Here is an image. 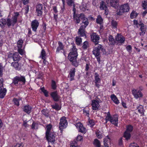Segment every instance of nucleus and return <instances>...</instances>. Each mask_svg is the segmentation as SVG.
<instances>
[{"mask_svg": "<svg viewBox=\"0 0 147 147\" xmlns=\"http://www.w3.org/2000/svg\"><path fill=\"white\" fill-rule=\"evenodd\" d=\"M19 15V12H15L14 15L12 16L11 19L10 18H7L6 21L5 19H1L0 20V22L2 24L1 26V28H3L4 26L6 24L9 28L11 26H14L18 22V17Z\"/></svg>", "mask_w": 147, "mask_h": 147, "instance_id": "f257e3e1", "label": "nucleus"}, {"mask_svg": "<svg viewBox=\"0 0 147 147\" xmlns=\"http://www.w3.org/2000/svg\"><path fill=\"white\" fill-rule=\"evenodd\" d=\"M77 49L75 47H73L70 52L69 53L68 58L72 65L77 67L79 65V62L77 61V58L78 54Z\"/></svg>", "mask_w": 147, "mask_h": 147, "instance_id": "f03ea898", "label": "nucleus"}, {"mask_svg": "<svg viewBox=\"0 0 147 147\" xmlns=\"http://www.w3.org/2000/svg\"><path fill=\"white\" fill-rule=\"evenodd\" d=\"M104 113L107 114L105 118L106 122L104 123L105 124H106L108 121H109L111 124L115 126H118V115L117 114H115L111 115L109 111L107 113L105 112Z\"/></svg>", "mask_w": 147, "mask_h": 147, "instance_id": "7ed1b4c3", "label": "nucleus"}, {"mask_svg": "<svg viewBox=\"0 0 147 147\" xmlns=\"http://www.w3.org/2000/svg\"><path fill=\"white\" fill-rule=\"evenodd\" d=\"M26 82L25 77L21 75L16 76L12 79L11 84L16 86L24 85Z\"/></svg>", "mask_w": 147, "mask_h": 147, "instance_id": "20e7f679", "label": "nucleus"}, {"mask_svg": "<svg viewBox=\"0 0 147 147\" xmlns=\"http://www.w3.org/2000/svg\"><path fill=\"white\" fill-rule=\"evenodd\" d=\"M129 7L127 3L124 4L120 6L119 10L117 13L118 15L120 16L125 12H127L129 11Z\"/></svg>", "mask_w": 147, "mask_h": 147, "instance_id": "39448f33", "label": "nucleus"}, {"mask_svg": "<svg viewBox=\"0 0 147 147\" xmlns=\"http://www.w3.org/2000/svg\"><path fill=\"white\" fill-rule=\"evenodd\" d=\"M67 124V122L66 120V117L64 116L61 117L60 119L59 126V129L61 133L63 132V129L66 128Z\"/></svg>", "mask_w": 147, "mask_h": 147, "instance_id": "423d86ee", "label": "nucleus"}, {"mask_svg": "<svg viewBox=\"0 0 147 147\" xmlns=\"http://www.w3.org/2000/svg\"><path fill=\"white\" fill-rule=\"evenodd\" d=\"M105 51L103 46L101 45L98 44L97 46L95 47L93 50V54L94 56L100 55V51L103 52Z\"/></svg>", "mask_w": 147, "mask_h": 147, "instance_id": "0eeeda50", "label": "nucleus"}, {"mask_svg": "<svg viewBox=\"0 0 147 147\" xmlns=\"http://www.w3.org/2000/svg\"><path fill=\"white\" fill-rule=\"evenodd\" d=\"M91 41L94 42L95 45H98L100 37L95 32H93L90 35Z\"/></svg>", "mask_w": 147, "mask_h": 147, "instance_id": "6e6552de", "label": "nucleus"}, {"mask_svg": "<svg viewBox=\"0 0 147 147\" xmlns=\"http://www.w3.org/2000/svg\"><path fill=\"white\" fill-rule=\"evenodd\" d=\"M132 94L136 99L142 97L143 95L141 91L138 89L133 88L131 90Z\"/></svg>", "mask_w": 147, "mask_h": 147, "instance_id": "1a4fd4ad", "label": "nucleus"}, {"mask_svg": "<svg viewBox=\"0 0 147 147\" xmlns=\"http://www.w3.org/2000/svg\"><path fill=\"white\" fill-rule=\"evenodd\" d=\"M100 100L93 99L92 100V109L93 110H98L100 107Z\"/></svg>", "mask_w": 147, "mask_h": 147, "instance_id": "9d476101", "label": "nucleus"}, {"mask_svg": "<svg viewBox=\"0 0 147 147\" xmlns=\"http://www.w3.org/2000/svg\"><path fill=\"white\" fill-rule=\"evenodd\" d=\"M115 40L118 43H120L121 44L124 43L125 41V38L120 33H117L115 37Z\"/></svg>", "mask_w": 147, "mask_h": 147, "instance_id": "9b49d317", "label": "nucleus"}, {"mask_svg": "<svg viewBox=\"0 0 147 147\" xmlns=\"http://www.w3.org/2000/svg\"><path fill=\"white\" fill-rule=\"evenodd\" d=\"M51 97L55 102H58L59 101L60 96L58 94L57 91H54L51 92L50 94Z\"/></svg>", "mask_w": 147, "mask_h": 147, "instance_id": "f8f14e48", "label": "nucleus"}, {"mask_svg": "<svg viewBox=\"0 0 147 147\" xmlns=\"http://www.w3.org/2000/svg\"><path fill=\"white\" fill-rule=\"evenodd\" d=\"M48 137L47 138L46 135V138L49 142H50L52 144H54L55 142V134L53 133H50L48 135Z\"/></svg>", "mask_w": 147, "mask_h": 147, "instance_id": "ddd939ff", "label": "nucleus"}, {"mask_svg": "<svg viewBox=\"0 0 147 147\" xmlns=\"http://www.w3.org/2000/svg\"><path fill=\"white\" fill-rule=\"evenodd\" d=\"M39 22L37 20H33L31 23V27L32 30L36 32L38 27L39 26Z\"/></svg>", "mask_w": 147, "mask_h": 147, "instance_id": "4468645a", "label": "nucleus"}, {"mask_svg": "<svg viewBox=\"0 0 147 147\" xmlns=\"http://www.w3.org/2000/svg\"><path fill=\"white\" fill-rule=\"evenodd\" d=\"M43 5L42 4L37 5L36 7V12L37 16H41L43 13Z\"/></svg>", "mask_w": 147, "mask_h": 147, "instance_id": "2eb2a0df", "label": "nucleus"}, {"mask_svg": "<svg viewBox=\"0 0 147 147\" xmlns=\"http://www.w3.org/2000/svg\"><path fill=\"white\" fill-rule=\"evenodd\" d=\"M85 28L83 26H80L78 32V34L80 37L86 36V34L85 33Z\"/></svg>", "mask_w": 147, "mask_h": 147, "instance_id": "dca6fc26", "label": "nucleus"}, {"mask_svg": "<svg viewBox=\"0 0 147 147\" xmlns=\"http://www.w3.org/2000/svg\"><path fill=\"white\" fill-rule=\"evenodd\" d=\"M58 46L57 47L56 53H58L60 52V51L62 50L63 51V53H64L65 51L64 49V46L63 43L60 41H58Z\"/></svg>", "mask_w": 147, "mask_h": 147, "instance_id": "f3484780", "label": "nucleus"}, {"mask_svg": "<svg viewBox=\"0 0 147 147\" xmlns=\"http://www.w3.org/2000/svg\"><path fill=\"white\" fill-rule=\"evenodd\" d=\"M77 125L78 127V131L81 133L84 134L86 132V128L83 126V124L80 122L77 124Z\"/></svg>", "mask_w": 147, "mask_h": 147, "instance_id": "a211bd4d", "label": "nucleus"}, {"mask_svg": "<svg viewBox=\"0 0 147 147\" xmlns=\"http://www.w3.org/2000/svg\"><path fill=\"white\" fill-rule=\"evenodd\" d=\"M22 109L24 111L28 114H29L31 113L32 107L28 104L23 107Z\"/></svg>", "mask_w": 147, "mask_h": 147, "instance_id": "6ab92c4d", "label": "nucleus"}, {"mask_svg": "<svg viewBox=\"0 0 147 147\" xmlns=\"http://www.w3.org/2000/svg\"><path fill=\"white\" fill-rule=\"evenodd\" d=\"M108 40H109V45L113 46L114 45L116 42V41L113 37L111 35H110L108 37Z\"/></svg>", "mask_w": 147, "mask_h": 147, "instance_id": "aec40b11", "label": "nucleus"}, {"mask_svg": "<svg viewBox=\"0 0 147 147\" xmlns=\"http://www.w3.org/2000/svg\"><path fill=\"white\" fill-rule=\"evenodd\" d=\"M75 68H73L71 69L69 74V76L70 81H72L74 79V77L75 76Z\"/></svg>", "mask_w": 147, "mask_h": 147, "instance_id": "412c9836", "label": "nucleus"}, {"mask_svg": "<svg viewBox=\"0 0 147 147\" xmlns=\"http://www.w3.org/2000/svg\"><path fill=\"white\" fill-rule=\"evenodd\" d=\"M141 27L140 30L141 32H140V35L141 36H143L145 34L146 32V26H145L144 24H140Z\"/></svg>", "mask_w": 147, "mask_h": 147, "instance_id": "4be33fe9", "label": "nucleus"}, {"mask_svg": "<svg viewBox=\"0 0 147 147\" xmlns=\"http://www.w3.org/2000/svg\"><path fill=\"white\" fill-rule=\"evenodd\" d=\"M119 0H110V5L111 6L117 8L119 5Z\"/></svg>", "mask_w": 147, "mask_h": 147, "instance_id": "5701e85b", "label": "nucleus"}, {"mask_svg": "<svg viewBox=\"0 0 147 147\" xmlns=\"http://www.w3.org/2000/svg\"><path fill=\"white\" fill-rule=\"evenodd\" d=\"M137 109H138V112L141 114L142 116H144V107L142 105H140L137 107Z\"/></svg>", "mask_w": 147, "mask_h": 147, "instance_id": "b1692460", "label": "nucleus"}, {"mask_svg": "<svg viewBox=\"0 0 147 147\" xmlns=\"http://www.w3.org/2000/svg\"><path fill=\"white\" fill-rule=\"evenodd\" d=\"M7 92V90L6 88H1L0 89V98H3L5 96Z\"/></svg>", "mask_w": 147, "mask_h": 147, "instance_id": "393cba45", "label": "nucleus"}, {"mask_svg": "<svg viewBox=\"0 0 147 147\" xmlns=\"http://www.w3.org/2000/svg\"><path fill=\"white\" fill-rule=\"evenodd\" d=\"M131 137V133L125 131L123 133V137L125 138L126 141L130 140Z\"/></svg>", "mask_w": 147, "mask_h": 147, "instance_id": "a878e982", "label": "nucleus"}, {"mask_svg": "<svg viewBox=\"0 0 147 147\" xmlns=\"http://www.w3.org/2000/svg\"><path fill=\"white\" fill-rule=\"evenodd\" d=\"M13 60L14 61L18 62L22 57L20 56L19 53L17 52H15L14 53Z\"/></svg>", "mask_w": 147, "mask_h": 147, "instance_id": "bb28decb", "label": "nucleus"}, {"mask_svg": "<svg viewBox=\"0 0 147 147\" xmlns=\"http://www.w3.org/2000/svg\"><path fill=\"white\" fill-rule=\"evenodd\" d=\"M111 139L108 135L104 139V144L105 147H109L108 143L110 142Z\"/></svg>", "mask_w": 147, "mask_h": 147, "instance_id": "cd10ccee", "label": "nucleus"}, {"mask_svg": "<svg viewBox=\"0 0 147 147\" xmlns=\"http://www.w3.org/2000/svg\"><path fill=\"white\" fill-rule=\"evenodd\" d=\"M22 100L21 98H14L12 100V102L14 105L17 107H18L20 105V101Z\"/></svg>", "mask_w": 147, "mask_h": 147, "instance_id": "c85d7f7f", "label": "nucleus"}, {"mask_svg": "<svg viewBox=\"0 0 147 147\" xmlns=\"http://www.w3.org/2000/svg\"><path fill=\"white\" fill-rule=\"evenodd\" d=\"M11 65L12 67H14L15 69L16 70H20V68L19 67V65L18 61H14L11 63Z\"/></svg>", "mask_w": 147, "mask_h": 147, "instance_id": "c756f323", "label": "nucleus"}, {"mask_svg": "<svg viewBox=\"0 0 147 147\" xmlns=\"http://www.w3.org/2000/svg\"><path fill=\"white\" fill-rule=\"evenodd\" d=\"M111 99L116 104L118 105L119 103V100H118L116 96L114 94H112L110 96Z\"/></svg>", "mask_w": 147, "mask_h": 147, "instance_id": "7c9ffc66", "label": "nucleus"}, {"mask_svg": "<svg viewBox=\"0 0 147 147\" xmlns=\"http://www.w3.org/2000/svg\"><path fill=\"white\" fill-rule=\"evenodd\" d=\"M82 20V24H83L81 25L80 26H83L84 28H86L89 24L88 20L87 18H85V19H84Z\"/></svg>", "mask_w": 147, "mask_h": 147, "instance_id": "2f4dec72", "label": "nucleus"}, {"mask_svg": "<svg viewBox=\"0 0 147 147\" xmlns=\"http://www.w3.org/2000/svg\"><path fill=\"white\" fill-rule=\"evenodd\" d=\"M96 22L97 24L100 25L102 24L103 23V19L100 15H98V16L96 20Z\"/></svg>", "mask_w": 147, "mask_h": 147, "instance_id": "473e14b6", "label": "nucleus"}, {"mask_svg": "<svg viewBox=\"0 0 147 147\" xmlns=\"http://www.w3.org/2000/svg\"><path fill=\"white\" fill-rule=\"evenodd\" d=\"M100 4V8L101 10H104L107 7V5L104 1H102Z\"/></svg>", "mask_w": 147, "mask_h": 147, "instance_id": "72a5a7b5", "label": "nucleus"}, {"mask_svg": "<svg viewBox=\"0 0 147 147\" xmlns=\"http://www.w3.org/2000/svg\"><path fill=\"white\" fill-rule=\"evenodd\" d=\"M52 128V125L51 124L47 125L46 126L47 130L46 131V134L47 138L48 137V135L50 133V131Z\"/></svg>", "mask_w": 147, "mask_h": 147, "instance_id": "f704fd0d", "label": "nucleus"}, {"mask_svg": "<svg viewBox=\"0 0 147 147\" xmlns=\"http://www.w3.org/2000/svg\"><path fill=\"white\" fill-rule=\"evenodd\" d=\"M73 17L74 20L76 24H78L80 23V20L79 14L76 13V14L73 15Z\"/></svg>", "mask_w": 147, "mask_h": 147, "instance_id": "c9c22d12", "label": "nucleus"}, {"mask_svg": "<svg viewBox=\"0 0 147 147\" xmlns=\"http://www.w3.org/2000/svg\"><path fill=\"white\" fill-rule=\"evenodd\" d=\"M51 107L53 109H55L57 111L60 110L61 109V106H59V105L57 103H55V105H51Z\"/></svg>", "mask_w": 147, "mask_h": 147, "instance_id": "e433bc0d", "label": "nucleus"}, {"mask_svg": "<svg viewBox=\"0 0 147 147\" xmlns=\"http://www.w3.org/2000/svg\"><path fill=\"white\" fill-rule=\"evenodd\" d=\"M88 125L91 127H93L95 124V121L93 119H90L89 118L88 120Z\"/></svg>", "mask_w": 147, "mask_h": 147, "instance_id": "4c0bfd02", "label": "nucleus"}, {"mask_svg": "<svg viewBox=\"0 0 147 147\" xmlns=\"http://www.w3.org/2000/svg\"><path fill=\"white\" fill-rule=\"evenodd\" d=\"M80 36H76L75 38V42L76 45L79 46L82 42V39Z\"/></svg>", "mask_w": 147, "mask_h": 147, "instance_id": "58836bf2", "label": "nucleus"}, {"mask_svg": "<svg viewBox=\"0 0 147 147\" xmlns=\"http://www.w3.org/2000/svg\"><path fill=\"white\" fill-rule=\"evenodd\" d=\"M93 144L96 147H101V144L100 141L97 139L94 140Z\"/></svg>", "mask_w": 147, "mask_h": 147, "instance_id": "ea45409f", "label": "nucleus"}, {"mask_svg": "<svg viewBox=\"0 0 147 147\" xmlns=\"http://www.w3.org/2000/svg\"><path fill=\"white\" fill-rule=\"evenodd\" d=\"M133 130V127L132 125H129L126 126L125 131L131 133Z\"/></svg>", "mask_w": 147, "mask_h": 147, "instance_id": "a19ab883", "label": "nucleus"}, {"mask_svg": "<svg viewBox=\"0 0 147 147\" xmlns=\"http://www.w3.org/2000/svg\"><path fill=\"white\" fill-rule=\"evenodd\" d=\"M40 90L43 93L44 96L46 97H48L49 96L48 94L49 92L46 90L45 89L44 87L42 88H40Z\"/></svg>", "mask_w": 147, "mask_h": 147, "instance_id": "79ce46f5", "label": "nucleus"}, {"mask_svg": "<svg viewBox=\"0 0 147 147\" xmlns=\"http://www.w3.org/2000/svg\"><path fill=\"white\" fill-rule=\"evenodd\" d=\"M118 22L115 20H112L111 22V25L113 28L116 29L117 28Z\"/></svg>", "mask_w": 147, "mask_h": 147, "instance_id": "37998d69", "label": "nucleus"}, {"mask_svg": "<svg viewBox=\"0 0 147 147\" xmlns=\"http://www.w3.org/2000/svg\"><path fill=\"white\" fill-rule=\"evenodd\" d=\"M138 14V13L133 10L130 14V18L131 19L134 18H136Z\"/></svg>", "mask_w": 147, "mask_h": 147, "instance_id": "c03bdc74", "label": "nucleus"}, {"mask_svg": "<svg viewBox=\"0 0 147 147\" xmlns=\"http://www.w3.org/2000/svg\"><path fill=\"white\" fill-rule=\"evenodd\" d=\"M89 46V42L86 41L84 42L83 44L82 48L83 49L86 50L88 48V47Z\"/></svg>", "mask_w": 147, "mask_h": 147, "instance_id": "a18cd8bd", "label": "nucleus"}, {"mask_svg": "<svg viewBox=\"0 0 147 147\" xmlns=\"http://www.w3.org/2000/svg\"><path fill=\"white\" fill-rule=\"evenodd\" d=\"M41 112L42 114L46 117H48L49 116V112L47 110L45 109H43L41 111Z\"/></svg>", "mask_w": 147, "mask_h": 147, "instance_id": "49530a36", "label": "nucleus"}, {"mask_svg": "<svg viewBox=\"0 0 147 147\" xmlns=\"http://www.w3.org/2000/svg\"><path fill=\"white\" fill-rule=\"evenodd\" d=\"M51 87L54 90H56L57 88V86L54 80H52Z\"/></svg>", "mask_w": 147, "mask_h": 147, "instance_id": "de8ad7c7", "label": "nucleus"}, {"mask_svg": "<svg viewBox=\"0 0 147 147\" xmlns=\"http://www.w3.org/2000/svg\"><path fill=\"white\" fill-rule=\"evenodd\" d=\"M23 43V41L22 39L19 40L17 42L18 48H22Z\"/></svg>", "mask_w": 147, "mask_h": 147, "instance_id": "09e8293b", "label": "nucleus"}, {"mask_svg": "<svg viewBox=\"0 0 147 147\" xmlns=\"http://www.w3.org/2000/svg\"><path fill=\"white\" fill-rule=\"evenodd\" d=\"M46 53L44 49H42L40 57L42 59L46 58Z\"/></svg>", "mask_w": 147, "mask_h": 147, "instance_id": "8fccbe9b", "label": "nucleus"}, {"mask_svg": "<svg viewBox=\"0 0 147 147\" xmlns=\"http://www.w3.org/2000/svg\"><path fill=\"white\" fill-rule=\"evenodd\" d=\"M35 74L37 75V79H40L42 78L43 74L41 71H38V72H36Z\"/></svg>", "mask_w": 147, "mask_h": 147, "instance_id": "3c124183", "label": "nucleus"}, {"mask_svg": "<svg viewBox=\"0 0 147 147\" xmlns=\"http://www.w3.org/2000/svg\"><path fill=\"white\" fill-rule=\"evenodd\" d=\"M67 3L69 6H71L74 4V0H67Z\"/></svg>", "mask_w": 147, "mask_h": 147, "instance_id": "603ef678", "label": "nucleus"}, {"mask_svg": "<svg viewBox=\"0 0 147 147\" xmlns=\"http://www.w3.org/2000/svg\"><path fill=\"white\" fill-rule=\"evenodd\" d=\"M83 113L86 116L89 117V111L87 109H84L83 110Z\"/></svg>", "mask_w": 147, "mask_h": 147, "instance_id": "864d4df0", "label": "nucleus"}, {"mask_svg": "<svg viewBox=\"0 0 147 147\" xmlns=\"http://www.w3.org/2000/svg\"><path fill=\"white\" fill-rule=\"evenodd\" d=\"M18 53H19V54H20L22 55H24V51L22 49V48H18Z\"/></svg>", "mask_w": 147, "mask_h": 147, "instance_id": "5fc2aeb1", "label": "nucleus"}, {"mask_svg": "<svg viewBox=\"0 0 147 147\" xmlns=\"http://www.w3.org/2000/svg\"><path fill=\"white\" fill-rule=\"evenodd\" d=\"M83 137L80 135H78L76 139V142H77L78 141H81L83 140Z\"/></svg>", "mask_w": 147, "mask_h": 147, "instance_id": "6e6d98bb", "label": "nucleus"}, {"mask_svg": "<svg viewBox=\"0 0 147 147\" xmlns=\"http://www.w3.org/2000/svg\"><path fill=\"white\" fill-rule=\"evenodd\" d=\"M25 14H27L29 10V5H27L25 7Z\"/></svg>", "mask_w": 147, "mask_h": 147, "instance_id": "4d7b16f0", "label": "nucleus"}, {"mask_svg": "<svg viewBox=\"0 0 147 147\" xmlns=\"http://www.w3.org/2000/svg\"><path fill=\"white\" fill-rule=\"evenodd\" d=\"M142 6L144 9H146L147 8V3L146 1H144L142 3Z\"/></svg>", "mask_w": 147, "mask_h": 147, "instance_id": "13d9d810", "label": "nucleus"}, {"mask_svg": "<svg viewBox=\"0 0 147 147\" xmlns=\"http://www.w3.org/2000/svg\"><path fill=\"white\" fill-rule=\"evenodd\" d=\"M129 147H139L138 145L135 143H131L129 145Z\"/></svg>", "mask_w": 147, "mask_h": 147, "instance_id": "bf43d9fd", "label": "nucleus"}, {"mask_svg": "<svg viewBox=\"0 0 147 147\" xmlns=\"http://www.w3.org/2000/svg\"><path fill=\"white\" fill-rule=\"evenodd\" d=\"M126 49L128 52H131L132 50L131 47L130 45H128L126 47Z\"/></svg>", "mask_w": 147, "mask_h": 147, "instance_id": "052dcab7", "label": "nucleus"}, {"mask_svg": "<svg viewBox=\"0 0 147 147\" xmlns=\"http://www.w3.org/2000/svg\"><path fill=\"white\" fill-rule=\"evenodd\" d=\"M78 145L76 142L75 141L74 143H72V144L70 146V147H77Z\"/></svg>", "mask_w": 147, "mask_h": 147, "instance_id": "680f3d73", "label": "nucleus"}, {"mask_svg": "<svg viewBox=\"0 0 147 147\" xmlns=\"http://www.w3.org/2000/svg\"><path fill=\"white\" fill-rule=\"evenodd\" d=\"M79 16V17H80L81 19L82 20L85 19V18H87L86 17L85 15L83 13H81L80 14Z\"/></svg>", "mask_w": 147, "mask_h": 147, "instance_id": "e2e57ef3", "label": "nucleus"}, {"mask_svg": "<svg viewBox=\"0 0 147 147\" xmlns=\"http://www.w3.org/2000/svg\"><path fill=\"white\" fill-rule=\"evenodd\" d=\"M14 53H11L9 52V53L8 55V58H11L13 59V57L14 56Z\"/></svg>", "mask_w": 147, "mask_h": 147, "instance_id": "0e129e2a", "label": "nucleus"}, {"mask_svg": "<svg viewBox=\"0 0 147 147\" xmlns=\"http://www.w3.org/2000/svg\"><path fill=\"white\" fill-rule=\"evenodd\" d=\"M95 57H96L97 59V61L98 63V64H100V63L101 61H100V55H99V56H95Z\"/></svg>", "mask_w": 147, "mask_h": 147, "instance_id": "69168bd1", "label": "nucleus"}, {"mask_svg": "<svg viewBox=\"0 0 147 147\" xmlns=\"http://www.w3.org/2000/svg\"><path fill=\"white\" fill-rule=\"evenodd\" d=\"M123 144V141L122 140V138H119V141H118V144L120 146H121Z\"/></svg>", "mask_w": 147, "mask_h": 147, "instance_id": "338daca9", "label": "nucleus"}, {"mask_svg": "<svg viewBox=\"0 0 147 147\" xmlns=\"http://www.w3.org/2000/svg\"><path fill=\"white\" fill-rule=\"evenodd\" d=\"M46 26L47 24L45 22H43L42 24V26L43 27V29L44 32H45L46 30Z\"/></svg>", "mask_w": 147, "mask_h": 147, "instance_id": "774afa93", "label": "nucleus"}]
</instances>
